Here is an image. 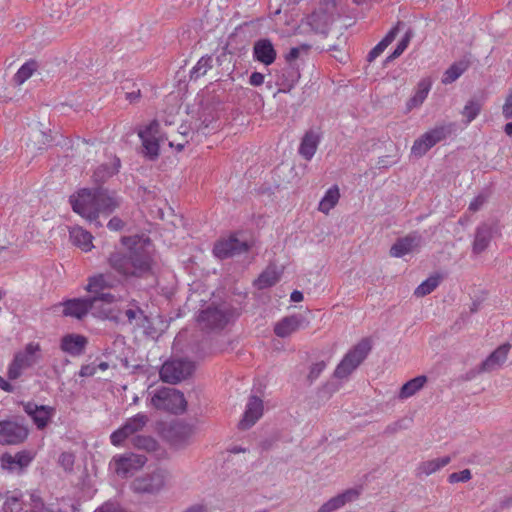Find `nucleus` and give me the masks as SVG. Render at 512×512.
<instances>
[{
  "instance_id": "2eb2a0df",
  "label": "nucleus",
  "mask_w": 512,
  "mask_h": 512,
  "mask_svg": "<svg viewBox=\"0 0 512 512\" xmlns=\"http://www.w3.org/2000/svg\"><path fill=\"white\" fill-rule=\"evenodd\" d=\"M97 301L99 300L91 299V297L68 299L61 303L63 306V315L82 319L89 312H91V309L95 307Z\"/></svg>"
},
{
  "instance_id": "8fccbe9b",
  "label": "nucleus",
  "mask_w": 512,
  "mask_h": 512,
  "mask_svg": "<svg viewBox=\"0 0 512 512\" xmlns=\"http://www.w3.org/2000/svg\"><path fill=\"white\" fill-rule=\"evenodd\" d=\"M159 133V123L157 120H153L149 125L145 127V129H140L138 134L148 135L151 137H156Z\"/></svg>"
},
{
  "instance_id": "b1692460",
  "label": "nucleus",
  "mask_w": 512,
  "mask_h": 512,
  "mask_svg": "<svg viewBox=\"0 0 512 512\" xmlns=\"http://www.w3.org/2000/svg\"><path fill=\"white\" fill-rule=\"evenodd\" d=\"M498 230L497 226L482 224L480 225L475 233V239L473 243V252L480 254L485 251L488 247L494 233Z\"/></svg>"
},
{
  "instance_id": "09e8293b",
  "label": "nucleus",
  "mask_w": 512,
  "mask_h": 512,
  "mask_svg": "<svg viewBox=\"0 0 512 512\" xmlns=\"http://www.w3.org/2000/svg\"><path fill=\"white\" fill-rule=\"evenodd\" d=\"M472 478L471 471L469 469H464L460 472L451 473L448 476V482L451 484L459 483V482H468Z\"/></svg>"
},
{
  "instance_id": "69168bd1",
  "label": "nucleus",
  "mask_w": 512,
  "mask_h": 512,
  "mask_svg": "<svg viewBox=\"0 0 512 512\" xmlns=\"http://www.w3.org/2000/svg\"><path fill=\"white\" fill-rule=\"evenodd\" d=\"M404 52V50H402L401 48H399L398 46H396V48L394 49V51L385 59V63H388V62H391L393 60H395L396 58H398L402 53Z\"/></svg>"
},
{
  "instance_id": "dca6fc26",
  "label": "nucleus",
  "mask_w": 512,
  "mask_h": 512,
  "mask_svg": "<svg viewBox=\"0 0 512 512\" xmlns=\"http://www.w3.org/2000/svg\"><path fill=\"white\" fill-rule=\"evenodd\" d=\"M24 411L30 416L36 427L44 429L55 415V408L48 405H38L34 402L24 404Z\"/></svg>"
},
{
  "instance_id": "2f4dec72",
  "label": "nucleus",
  "mask_w": 512,
  "mask_h": 512,
  "mask_svg": "<svg viewBox=\"0 0 512 512\" xmlns=\"http://www.w3.org/2000/svg\"><path fill=\"white\" fill-rule=\"evenodd\" d=\"M31 461L32 456L25 451L18 452L14 456L11 454H4L1 459L2 467L5 469H14L15 466L22 469L28 466Z\"/></svg>"
},
{
  "instance_id": "7ed1b4c3",
  "label": "nucleus",
  "mask_w": 512,
  "mask_h": 512,
  "mask_svg": "<svg viewBox=\"0 0 512 512\" xmlns=\"http://www.w3.org/2000/svg\"><path fill=\"white\" fill-rule=\"evenodd\" d=\"M255 246L253 236L246 231H238L229 235L228 238H221L214 244L213 255L235 256L252 252Z\"/></svg>"
},
{
  "instance_id": "3c124183",
  "label": "nucleus",
  "mask_w": 512,
  "mask_h": 512,
  "mask_svg": "<svg viewBox=\"0 0 512 512\" xmlns=\"http://www.w3.org/2000/svg\"><path fill=\"white\" fill-rule=\"evenodd\" d=\"M388 46L381 40L367 55V61L373 62Z\"/></svg>"
},
{
  "instance_id": "6ab92c4d",
  "label": "nucleus",
  "mask_w": 512,
  "mask_h": 512,
  "mask_svg": "<svg viewBox=\"0 0 512 512\" xmlns=\"http://www.w3.org/2000/svg\"><path fill=\"white\" fill-rule=\"evenodd\" d=\"M276 49L268 38H260L254 42L253 45V58L255 61L269 66L276 60Z\"/></svg>"
},
{
  "instance_id": "ddd939ff",
  "label": "nucleus",
  "mask_w": 512,
  "mask_h": 512,
  "mask_svg": "<svg viewBox=\"0 0 512 512\" xmlns=\"http://www.w3.org/2000/svg\"><path fill=\"white\" fill-rule=\"evenodd\" d=\"M165 484V476L162 471H155L150 475L136 478L131 488L136 493H157Z\"/></svg>"
},
{
  "instance_id": "a878e982",
  "label": "nucleus",
  "mask_w": 512,
  "mask_h": 512,
  "mask_svg": "<svg viewBox=\"0 0 512 512\" xmlns=\"http://www.w3.org/2000/svg\"><path fill=\"white\" fill-rule=\"evenodd\" d=\"M457 129V124L455 122H443L437 124L433 129L425 132L426 140L429 139V143H432L434 146L451 136Z\"/></svg>"
},
{
  "instance_id": "864d4df0",
  "label": "nucleus",
  "mask_w": 512,
  "mask_h": 512,
  "mask_svg": "<svg viewBox=\"0 0 512 512\" xmlns=\"http://www.w3.org/2000/svg\"><path fill=\"white\" fill-rule=\"evenodd\" d=\"M401 25H404L403 22L398 21L397 24L385 35V37L382 39V41L388 46L390 45L396 38L397 34L399 33V27Z\"/></svg>"
},
{
  "instance_id": "1a4fd4ad",
  "label": "nucleus",
  "mask_w": 512,
  "mask_h": 512,
  "mask_svg": "<svg viewBox=\"0 0 512 512\" xmlns=\"http://www.w3.org/2000/svg\"><path fill=\"white\" fill-rule=\"evenodd\" d=\"M28 436V429L11 420L0 421V444L16 445L22 443Z\"/></svg>"
},
{
  "instance_id": "58836bf2",
  "label": "nucleus",
  "mask_w": 512,
  "mask_h": 512,
  "mask_svg": "<svg viewBox=\"0 0 512 512\" xmlns=\"http://www.w3.org/2000/svg\"><path fill=\"white\" fill-rule=\"evenodd\" d=\"M111 287V284L103 274L95 275L89 278L86 286V291L91 293L93 296H100L101 293H105L104 290Z\"/></svg>"
},
{
  "instance_id": "c9c22d12",
  "label": "nucleus",
  "mask_w": 512,
  "mask_h": 512,
  "mask_svg": "<svg viewBox=\"0 0 512 512\" xmlns=\"http://www.w3.org/2000/svg\"><path fill=\"white\" fill-rule=\"evenodd\" d=\"M142 142L143 154L151 161L158 159L160 154V144L156 137L138 134Z\"/></svg>"
},
{
  "instance_id": "a18cd8bd",
  "label": "nucleus",
  "mask_w": 512,
  "mask_h": 512,
  "mask_svg": "<svg viewBox=\"0 0 512 512\" xmlns=\"http://www.w3.org/2000/svg\"><path fill=\"white\" fill-rule=\"evenodd\" d=\"M121 90L125 93V98L130 103H136L141 98V90L131 80H125L121 86Z\"/></svg>"
},
{
  "instance_id": "0eeeda50",
  "label": "nucleus",
  "mask_w": 512,
  "mask_h": 512,
  "mask_svg": "<svg viewBox=\"0 0 512 512\" xmlns=\"http://www.w3.org/2000/svg\"><path fill=\"white\" fill-rule=\"evenodd\" d=\"M148 422L149 417L143 412L137 413L133 417L128 418L120 428L111 434V443L114 446L122 445L125 439L142 431Z\"/></svg>"
},
{
  "instance_id": "13d9d810",
  "label": "nucleus",
  "mask_w": 512,
  "mask_h": 512,
  "mask_svg": "<svg viewBox=\"0 0 512 512\" xmlns=\"http://www.w3.org/2000/svg\"><path fill=\"white\" fill-rule=\"evenodd\" d=\"M486 198L483 195H478L469 204V210L472 212L478 211L485 203Z\"/></svg>"
},
{
  "instance_id": "20e7f679",
  "label": "nucleus",
  "mask_w": 512,
  "mask_h": 512,
  "mask_svg": "<svg viewBox=\"0 0 512 512\" xmlns=\"http://www.w3.org/2000/svg\"><path fill=\"white\" fill-rule=\"evenodd\" d=\"M42 348L38 342H29L22 350L14 354L8 365L7 376L10 380L18 379L24 370L33 367L42 361Z\"/></svg>"
},
{
  "instance_id": "338daca9",
  "label": "nucleus",
  "mask_w": 512,
  "mask_h": 512,
  "mask_svg": "<svg viewBox=\"0 0 512 512\" xmlns=\"http://www.w3.org/2000/svg\"><path fill=\"white\" fill-rule=\"evenodd\" d=\"M184 512H206V507L203 504H194L189 506Z\"/></svg>"
},
{
  "instance_id": "ea45409f",
  "label": "nucleus",
  "mask_w": 512,
  "mask_h": 512,
  "mask_svg": "<svg viewBox=\"0 0 512 512\" xmlns=\"http://www.w3.org/2000/svg\"><path fill=\"white\" fill-rule=\"evenodd\" d=\"M339 198V188L336 185L329 188L319 203V210L327 214L338 203Z\"/></svg>"
},
{
  "instance_id": "7c9ffc66",
  "label": "nucleus",
  "mask_w": 512,
  "mask_h": 512,
  "mask_svg": "<svg viewBox=\"0 0 512 512\" xmlns=\"http://www.w3.org/2000/svg\"><path fill=\"white\" fill-rule=\"evenodd\" d=\"M70 241L73 245L79 247L83 252H88L93 247V236L90 232L82 228H74L70 231Z\"/></svg>"
},
{
  "instance_id": "9b49d317",
  "label": "nucleus",
  "mask_w": 512,
  "mask_h": 512,
  "mask_svg": "<svg viewBox=\"0 0 512 512\" xmlns=\"http://www.w3.org/2000/svg\"><path fill=\"white\" fill-rule=\"evenodd\" d=\"M423 245L424 240L422 235L414 231L396 240L390 249V256H403L410 253H418Z\"/></svg>"
},
{
  "instance_id": "680f3d73",
  "label": "nucleus",
  "mask_w": 512,
  "mask_h": 512,
  "mask_svg": "<svg viewBox=\"0 0 512 512\" xmlns=\"http://www.w3.org/2000/svg\"><path fill=\"white\" fill-rule=\"evenodd\" d=\"M413 37V31L412 29H408L402 39L398 42L397 46L405 51V49L408 47L411 38Z\"/></svg>"
},
{
  "instance_id": "bf43d9fd",
  "label": "nucleus",
  "mask_w": 512,
  "mask_h": 512,
  "mask_svg": "<svg viewBox=\"0 0 512 512\" xmlns=\"http://www.w3.org/2000/svg\"><path fill=\"white\" fill-rule=\"evenodd\" d=\"M503 115L506 119L512 118V92L506 97L503 105Z\"/></svg>"
},
{
  "instance_id": "0e129e2a",
  "label": "nucleus",
  "mask_w": 512,
  "mask_h": 512,
  "mask_svg": "<svg viewBox=\"0 0 512 512\" xmlns=\"http://www.w3.org/2000/svg\"><path fill=\"white\" fill-rule=\"evenodd\" d=\"M97 368L91 365L82 366L79 375L82 377L93 376L96 373Z\"/></svg>"
},
{
  "instance_id": "f257e3e1",
  "label": "nucleus",
  "mask_w": 512,
  "mask_h": 512,
  "mask_svg": "<svg viewBox=\"0 0 512 512\" xmlns=\"http://www.w3.org/2000/svg\"><path fill=\"white\" fill-rule=\"evenodd\" d=\"M122 198L117 191L110 190L103 185L93 188H83L78 191V196L70 197L73 211L86 218L95 228L103 227L99 215L105 217L111 215L121 206Z\"/></svg>"
},
{
  "instance_id": "f3484780",
  "label": "nucleus",
  "mask_w": 512,
  "mask_h": 512,
  "mask_svg": "<svg viewBox=\"0 0 512 512\" xmlns=\"http://www.w3.org/2000/svg\"><path fill=\"white\" fill-rule=\"evenodd\" d=\"M162 437L174 446L183 445L191 435V428L182 421H173L163 429Z\"/></svg>"
},
{
  "instance_id": "f704fd0d",
  "label": "nucleus",
  "mask_w": 512,
  "mask_h": 512,
  "mask_svg": "<svg viewBox=\"0 0 512 512\" xmlns=\"http://www.w3.org/2000/svg\"><path fill=\"white\" fill-rule=\"evenodd\" d=\"M427 382V377L424 375L417 376L407 381L399 391V399L404 400L412 397L420 391Z\"/></svg>"
},
{
  "instance_id": "cd10ccee",
  "label": "nucleus",
  "mask_w": 512,
  "mask_h": 512,
  "mask_svg": "<svg viewBox=\"0 0 512 512\" xmlns=\"http://www.w3.org/2000/svg\"><path fill=\"white\" fill-rule=\"evenodd\" d=\"M282 273H283L282 267H277L276 265H270L254 281V285L258 289H265V288L271 287L279 281Z\"/></svg>"
},
{
  "instance_id": "aec40b11",
  "label": "nucleus",
  "mask_w": 512,
  "mask_h": 512,
  "mask_svg": "<svg viewBox=\"0 0 512 512\" xmlns=\"http://www.w3.org/2000/svg\"><path fill=\"white\" fill-rule=\"evenodd\" d=\"M300 79V71L297 64H286L277 77L276 84L279 92H289Z\"/></svg>"
},
{
  "instance_id": "774afa93",
  "label": "nucleus",
  "mask_w": 512,
  "mask_h": 512,
  "mask_svg": "<svg viewBox=\"0 0 512 512\" xmlns=\"http://www.w3.org/2000/svg\"><path fill=\"white\" fill-rule=\"evenodd\" d=\"M0 388L6 392H12L13 386L3 377L0 376Z\"/></svg>"
},
{
  "instance_id": "39448f33",
  "label": "nucleus",
  "mask_w": 512,
  "mask_h": 512,
  "mask_svg": "<svg viewBox=\"0 0 512 512\" xmlns=\"http://www.w3.org/2000/svg\"><path fill=\"white\" fill-rule=\"evenodd\" d=\"M370 350V340L362 339L345 354L337 365L334 376L339 379L348 377L364 361Z\"/></svg>"
},
{
  "instance_id": "37998d69",
  "label": "nucleus",
  "mask_w": 512,
  "mask_h": 512,
  "mask_svg": "<svg viewBox=\"0 0 512 512\" xmlns=\"http://www.w3.org/2000/svg\"><path fill=\"white\" fill-rule=\"evenodd\" d=\"M212 61L211 56L201 57L196 66L192 69L190 79L196 80L199 77L204 76L207 71L212 68Z\"/></svg>"
},
{
  "instance_id": "e433bc0d",
  "label": "nucleus",
  "mask_w": 512,
  "mask_h": 512,
  "mask_svg": "<svg viewBox=\"0 0 512 512\" xmlns=\"http://www.w3.org/2000/svg\"><path fill=\"white\" fill-rule=\"evenodd\" d=\"M443 276L439 273H435L424 280L417 288L414 290V296L417 298L424 297L432 293L441 283Z\"/></svg>"
},
{
  "instance_id": "603ef678",
  "label": "nucleus",
  "mask_w": 512,
  "mask_h": 512,
  "mask_svg": "<svg viewBox=\"0 0 512 512\" xmlns=\"http://www.w3.org/2000/svg\"><path fill=\"white\" fill-rule=\"evenodd\" d=\"M95 512H127L119 504L113 502H106L99 507Z\"/></svg>"
},
{
  "instance_id": "423d86ee",
  "label": "nucleus",
  "mask_w": 512,
  "mask_h": 512,
  "mask_svg": "<svg viewBox=\"0 0 512 512\" xmlns=\"http://www.w3.org/2000/svg\"><path fill=\"white\" fill-rule=\"evenodd\" d=\"M193 362L185 359L166 361L160 369V378L166 383H178L187 379L194 372Z\"/></svg>"
},
{
  "instance_id": "de8ad7c7",
  "label": "nucleus",
  "mask_w": 512,
  "mask_h": 512,
  "mask_svg": "<svg viewBox=\"0 0 512 512\" xmlns=\"http://www.w3.org/2000/svg\"><path fill=\"white\" fill-rule=\"evenodd\" d=\"M134 446L139 449H144L147 451L155 450L157 447V442L152 437H141L138 436L134 439Z\"/></svg>"
},
{
  "instance_id": "4d7b16f0",
  "label": "nucleus",
  "mask_w": 512,
  "mask_h": 512,
  "mask_svg": "<svg viewBox=\"0 0 512 512\" xmlns=\"http://www.w3.org/2000/svg\"><path fill=\"white\" fill-rule=\"evenodd\" d=\"M34 139L37 141V143L41 144L38 146V150H43V145L51 141L50 137L45 132L40 130L34 133Z\"/></svg>"
},
{
  "instance_id": "4c0bfd02",
  "label": "nucleus",
  "mask_w": 512,
  "mask_h": 512,
  "mask_svg": "<svg viewBox=\"0 0 512 512\" xmlns=\"http://www.w3.org/2000/svg\"><path fill=\"white\" fill-rule=\"evenodd\" d=\"M470 62L468 60H460L454 62L445 72L442 78L443 84H451L456 81L468 68Z\"/></svg>"
},
{
  "instance_id": "79ce46f5",
  "label": "nucleus",
  "mask_w": 512,
  "mask_h": 512,
  "mask_svg": "<svg viewBox=\"0 0 512 512\" xmlns=\"http://www.w3.org/2000/svg\"><path fill=\"white\" fill-rule=\"evenodd\" d=\"M37 67L38 65L35 60H30L23 64L13 77L14 84L18 86L23 84L36 71Z\"/></svg>"
},
{
  "instance_id": "72a5a7b5",
  "label": "nucleus",
  "mask_w": 512,
  "mask_h": 512,
  "mask_svg": "<svg viewBox=\"0 0 512 512\" xmlns=\"http://www.w3.org/2000/svg\"><path fill=\"white\" fill-rule=\"evenodd\" d=\"M143 258H114L111 263L112 266L125 276H136L140 275L141 271L138 272L136 266L138 262H141Z\"/></svg>"
},
{
  "instance_id": "412c9836",
  "label": "nucleus",
  "mask_w": 512,
  "mask_h": 512,
  "mask_svg": "<svg viewBox=\"0 0 512 512\" xmlns=\"http://www.w3.org/2000/svg\"><path fill=\"white\" fill-rule=\"evenodd\" d=\"M303 323L301 315L286 316L275 324L274 333L280 338L288 337L303 327Z\"/></svg>"
},
{
  "instance_id": "a211bd4d",
  "label": "nucleus",
  "mask_w": 512,
  "mask_h": 512,
  "mask_svg": "<svg viewBox=\"0 0 512 512\" xmlns=\"http://www.w3.org/2000/svg\"><path fill=\"white\" fill-rule=\"evenodd\" d=\"M263 410V401L257 396H251L246 404L243 417L239 422V427L241 429L252 427L262 417Z\"/></svg>"
},
{
  "instance_id": "9d476101",
  "label": "nucleus",
  "mask_w": 512,
  "mask_h": 512,
  "mask_svg": "<svg viewBox=\"0 0 512 512\" xmlns=\"http://www.w3.org/2000/svg\"><path fill=\"white\" fill-rule=\"evenodd\" d=\"M121 243L129 250L130 256H152L155 251L152 240L144 233L123 236Z\"/></svg>"
},
{
  "instance_id": "bb28decb",
  "label": "nucleus",
  "mask_w": 512,
  "mask_h": 512,
  "mask_svg": "<svg viewBox=\"0 0 512 512\" xmlns=\"http://www.w3.org/2000/svg\"><path fill=\"white\" fill-rule=\"evenodd\" d=\"M510 348L508 343L499 346L482 363V370L492 371L499 368L507 360Z\"/></svg>"
},
{
  "instance_id": "c756f323",
  "label": "nucleus",
  "mask_w": 512,
  "mask_h": 512,
  "mask_svg": "<svg viewBox=\"0 0 512 512\" xmlns=\"http://www.w3.org/2000/svg\"><path fill=\"white\" fill-rule=\"evenodd\" d=\"M319 140V136L315 132L312 130L307 131L299 147L300 155L303 156L304 159L310 160L317 150Z\"/></svg>"
},
{
  "instance_id": "393cba45",
  "label": "nucleus",
  "mask_w": 512,
  "mask_h": 512,
  "mask_svg": "<svg viewBox=\"0 0 512 512\" xmlns=\"http://www.w3.org/2000/svg\"><path fill=\"white\" fill-rule=\"evenodd\" d=\"M121 167V161L117 156L113 157L112 163H104L97 167L93 173V181L98 185H103L109 178L116 175Z\"/></svg>"
},
{
  "instance_id": "49530a36",
  "label": "nucleus",
  "mask_w": 512,
  "mask_h": 512,
  "mask_svg": "<svg viewBox=\"0 0 512 512\" xmlns=\"http://www.w3.org/2000/svg\"><path fill=\"white\" fill-rule=\"evenodd\" d=\"M434 145L426 140L425 133L416 139L412 145L411 153L416 157L424 156Z\"/></svg>"
},
{
  "instance_id": "c85d7f7f",
  "label": "nucleus",
  "mask_w": 512,
  "mask_h": 512,
  "mask_svg": "<svg viewBox=\"0 0 512 512\" xmlns=\"http://www.w3.org/2000/svg\"><path fill=\"white\" fill-rule=\"evenodd\" d=\"M452 458L450 456H444L440 458L430 459L421 462L416 469L417 476H430L442 468L447 466L451 462Z\"/></svg>"
},
{
  "instance_id": "f8f14e48",
  "label": "nucleus",
  "mask_w": 512,
  "mask_h": 512,
  "mask_svg": "<svg viewBox=\"0 0 512 512\" xmlns=\"http://www.w3.org/2000/svg\"><path fill=\"white\" fill-rule=\"evenodd\" d=\"M146 461L147 459L144 455L134 453L113 458L115 472L121 477H127L140 470Z\"/></svg>"
},
{
  "instance_id": "052dcab7",
  "label": "nucleus",
  "mask_w": 512,
  "mask_h": 512,
  "mask_svg": "<svg viewBox=\"0 0 512 512\" xmlns=\"http://www.w3.org/2000/svg\"><path fill=\"white\" fill-rule=\"evenodd\" d=\"M300 55V48L299 47H292L290 51L286 54V64H296L295 60L298 59Z\"/></svg>"
},
{
  "instance_id": "6e6d98bb",
  "label": "nucleus",
  "mask_w": 512,
  "mask_h": 512,
  "mask_svg": "<svg viewBox=\"0 0 512 512\" xmlns=\"http://www.w3.org/2000/svg\"><path fill=\"white\" fill-rule=\"evenodd\" d=\"M107 227L111 231H121L125 227V222L121 218L115 216L108 221Z\"/></svg>"
},
{
  "instance_id": "473e14b6",
  "label": "nucleus",
  "mask_w": 512,
  "mask_h": 512,
  "mask_svg": "<svg viewBox=\"0 0 512 512\" xmlns=\"http://www.w3.org/2000/svg\"><path fill=\"white\" fill-rule=\"evenodd\" d=\"M430 88H431V81L427 78L422 79L417 85V90H416L414 96H412L407 101V104H406L407 111H411L412 109L422 105V103L424 102V100L426 99V97L430 91Z\"/></svg>"
},
{
  "instance_id": "5701e85b",
  "label": "nucleus",
  "mask_w": 512,
  "mask_h": 512,
  "mask_svg": "<svg viewBox=\"0 0 512 512\" xmlns=\"http://www.w3.org/2000/svg\"><path fill=\"white\" fill-rule=\"evenodd\" d=\"M359 495L360 491L358 489H348L325 502L319 508L318 512H334L343 507L346 503L356 500Z\"/></svg>"
},
{
  "instance_id": "a19ab883",
  "label": "nucleus",
  "mask_w": 512,
  "mask_h": 512,
  "mask_svg": "<svg viewBox=\"0 0 512 512\" xmlns=\"http://www.w3.org/2000/svg\"><path fill=\"white\" fill-rule=\"evenodd\" d=\"M483 107V101L479 98H471L467 101L461 114L466 118L465 123L469 124L472 122L481 112Z\"/></svg>"
},
{
  "instance_id": "f03ea898",
  "label": "nucleus",
  "mask_w": 512,
  "mask_h": 512,
  "mask_svg": "<svg viewBox=\"0 0 512 512\" xmlns=\"http://www.w3.org/2000/svg\"><path fill=\"white\" fill-rule=\"evenodd\" d=\"M147 405L157 411L180 415L186 412L188 402L180 390L173 387L159 386L148 388Z\"/></svg>"
},
{
  "instance_id": "5fc2aeb1",
  "label": "nucleus",
  "mask_w": 512,
  "mask_h": 512,
  "mask_svg": "<svg viewBox=\"0 0 512 512\" xmlns=\"http://www.w3.org/2000/svg\"><path fill=\"white\" fill-rule=\"evenodd\" d=\"M326 367V364L325 362L321 361V362H318V363H315L311 369H310V373L308 375V378L313 381L315 380L322 372L323 370L325 369Z\"/></svg>"
},
{
  "instance_id": "4468645a",
  "label": "nucleus",
  "mask_w": 512,
  "mask_h": 512,
  "mask_svg": "<svg viewBox=\"0 0 512 512\" xmlns=\"http://www.w3.org/2000/svg\"><path fill=\"white\" fill-rule=\"evenodd\" d=\"M232 315L224 308L208 307L201 311L198 316V322L203 324L204 328L216 329L223 328Z\"/></svg>"
},
{
  "instance_id": "6e6552de",
  "label": "nucleus",
  "mask_w": 512,
  "mask_h": 512,
  "mask_svg": "<svg viewBox=\"0 0 512 512\" xmlns=\"http://www.w3.org/2000/svg\"><path fill=\"white\" fill-rule=\"evenodd\" d=\"M91 299H98L97 304L91 309L94 317L118 321L121 309L117 304L116 297L111 293H101L100 296H92Z\"/></svg>"
},
{
  "instance_id": "c03bdc74",
  "label": "nucleus",
  "mask_w": 512,
  "mask_h": 512,
  "mask_svg": "<svg viewBox=\"0 0 512 512\" xmlns=\"http://www.w3.org/2000/svg\"><path fill=\"white\" fill-rule=\"evenodd\" d=\"M228 46L229 43L223 47V51L217 56L216 61L223 71L231 74L234 70V65L232 64V52L228 50Z\"/></svg>"
},
{
  "instance_id": "4be33fe9",
  "label": "nucleus",
  "mask_w": 512,
  "mask_h": 512,
  "mask_svg": "<svg viewBox=\"0 0 512 512\" xmlns=\"http://www.w3.org/2000/svg\"><path fill=\"white\" fill-rule=\"evenodd\" d=\"M87 343L88 341L85 336L72 333L62 337L60 348L67 354L79 356L84 352Z\"/></svg>"
},
{
  "instance_id": "e2e57ef3",
  "label": "nucleus",
  "mask_w": 512,
  "mask_h": 512,
  "mask_svg": "<svg viewBox=\"0 0 512 512\" xmlns=\"http://www.w3.org/2000/svg\"><path fill=\"white\" fill-rule=\"evenodd\" d=\"M249 83L252 86H260L264 83V75L260 72H253L249 77Z\"/></svg>"
}]
</instances>
